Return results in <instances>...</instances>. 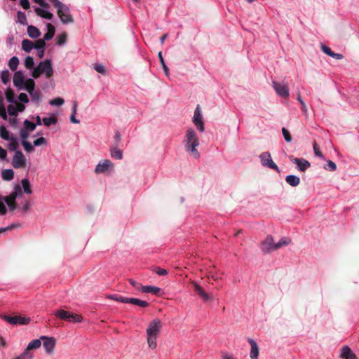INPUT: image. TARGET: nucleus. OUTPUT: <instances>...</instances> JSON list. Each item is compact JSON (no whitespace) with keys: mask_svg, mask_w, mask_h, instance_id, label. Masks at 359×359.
<instances>
[{"mask_svg":"<svg viewBox=\"0 0 359 359\" xmlns=\"http://www.w3.org/2000/svg\"><path fill=\"white\" fill-rule=\"evenodd\" d=\"M186 151L194 158H198L200 154L196 149L199 145V139L196 133L191 128H188L184 140Z\"/></svg>","mask_w":359,"mask_h":359,"instance_id":"1","label":"nucleus"},{"mask_svg":"<svg viewBox=\"0 0 359 359\" xmlns=\"http://www.w3.org/2000/svg\"><path fill=\"white\" fill-rule=\"evenodd\" d=\"M162 327L163 323L159 318H154L149 323L146 330L147 340L149 347L151 349L157 346L156 340Z\"/></svg>","mask_w":359,"mask_h":359,"instance_id":"2","label":"nucleus"},{"mask_svg":"<svg viewBox=\"0 0 359 359\" xmlns=\"http://www.w3.org/2000/svg\"><path fill=\"white\" fill-rule=\"evenodd\" d=\"M42 74H45L47 78H50L53 74V69L50 60H46L39 62L36 68L33 69L32 76L39 78Z\"/></svg>","mask_w":359,"mask_h":359,"instance_id":"3","label":"nucleus"},{"mask_svg":"<svg viewBox=\"0 0 359 359\" xmlns=\"http://www.w3.org/2000/svg\"><path fill=\"white\" fill-rule=\"evenodd\" d=\"M54 315L65 321L72 323H80L83 318L81 315L70 313L63 309H58L55 311Z\"/></svg>","mask_w":359,"mask_h":359,"instance_id":"4","label":"nucleus"},{"mask_svg":"<svg viewBox=\"0 0 359 359\" xmlns=\"http://www.w3.org/2000/svg\"><path fill=\"white\" fill-rule=\"evenodd\" d=\"M0 318L11 325H27L30 322V318L20 316L1 315Z\"/></svg>","mask_w":359,"mask_h":359,"instance_id":"5","label":"nucleus"},{"mask_svg":"<svg viewBox=\"0 0 359 359\" xmlns=\"http://www.w3.org/2000/svg\"><path fill=\"white\" fill-rule=\"evenodd\" d=\"M259 158L263 166L273 169L278 172L279 171L277 165L273 161L269 152L265 151L259 155Z\"/></svg>","mask_w":359,"mask_h":359,"instance_id":"6","label":"nucleus"},{"mask_svg":"<svg viewBox=\"0 0 359 359\" xmlns=\"http://www.w3.org/2000/svg\"><path fill=\"white\" fill-rule=\"evenodd\" d=\"M12 165L14 168H23L26 166V158L21 151H16L12 159Z\"/></svg>","mask_w":359,"mask_h":359,"instance_id":"7","label":"nucleus"},{"mask_svg":"<svg viewBox=\"0 0 359 359\" xmlns=\"http://www.w3.org/2000/svg\"><path fill=\"white\" fill-rule=\"evenodd\" d=\"M193 123L196 126L197 129L200 132H203L205 130L204 127V122L203 121V116L201 112V109L200 105H197L195 111L194 115L193 117Z\"/></svg>","mask_w":359,"mask_h":359,"instance_id":"8","label":"nucleus"},{"mask_svg":"<svg viewBox=\"0 0 359 359\" xmlns=\"http://www.w3.org/2000/svg\"><path fill=\"white\" fill-rule=\"evenodd\" d=\"M261 250L264 253H269L276 250V243L271 236H267L266 238L261 243Z\"/></svg>","mask_w":359,"mask_h":359,"instance_id":"9","label":"nucleus"},{"mask_svg":"<svg viewBox=\"0 0 359 359\" xmlns=\"http://www.w3.org/2000/svg\"><path fill=\"white\" fill-rule=\"evenodd\" d=\"M195 292L203 299L204 302L212 301L214 299L212 294H209L205 292L201 286H200L196 282L192 281Z\"/></svg>","mask_w":359,"mask_h":359,"instance_id":"10","label":"nucleus"},{"mask_svg":"<svg viewBox=\"0 0 359 359\" xmlns=\"http://www.w3.org/2000/svg\"><path fill=\"white\" fill-rule=\"evenodd\" d=\"M41 339L43 341V346L47 353H52L55 346V339L54 337H48L42 336Z\"/></svg>","mask_w":359,"mask_h":359,"instance_id":"11","label":"nucleus"},{"mask_svg":"<svg viewBox=\"0 0 359 359\" xmlns=\"http://www.w3.org/2000/svg\"><path fill=\"white\" fill-rule=\"evenodd\" d=\"M57 15L60 18V20L64 24L72 23L74 22L73 17L69 13V8L68 10L60 9L57 10Z\"/></svg>","mask_w":359,"mask_h":359,"instance_id":"12","label":"nucleus"},{"mask_svg":"<svg viewBox=\"0 0 359 359\" xmlns=\"http://www.w3.org/2000/svg\"><path fill=\"white\" fill-rule=\"evenodd\" d=\"M273 87L276 93L284 98H287L290 95L289 88L283 84L273 82Z\"/></svg>","mask_w":359,"mask_h":359,"instance_id":"13","label":"nucleus"},{"mask_svg":"<svg viewBox=\"0 0 359 359\" xmlns=\"http://www.w3.org/2000/svg\"><path fill=\"white\" fill-rule=\"evenodd\" d=\"M13 81L14 86L17 87L18 90L23 89L25 79L23 74L21 71H18L15 72Z\"/></svg>","mask_w":359,"mask_h":359,"instance_id":"14","label":"nucleus"},{"mask_svg":"<svg viewBox=\"0 0 359 359\" xmlns=\"http://www.w3.org/2000/svg\"><path fill=\"white\" fill-rule=\"evenodd\" d=\"M248 341L251 346V350H250V358L251 359H258L259 350V347H258L257 342L254 339H250V338H249L248 339Z\"/></svg>","mask_w":359,"mask_h":359,"instance_id":"15","label":"nucleus"},{"mask_svg":"<svg viewBox=\"0 0 359 359\" xmlns=\"http://www.w3.org/2000/svg\"><path fill=\"white\" fill-rule=\"evenodd\" d=\"M112 165V163L109 160H104L100 161L96 166L95 172L96 173H103L105 172Z\"/></svg>","mask_w":359,"mask_h":359,"instance_id":"16","label":"nucleus"},{"mask_svg":"<svg viewBox=\"0 0 359 359\" xmlns=\"http://www.w3.org/2000/svg\"><path fill=\"white\" fill-rule=\"evenodd\" d=\"M293 163L297 164V169L302 172H304L311 166V163L307 160L304 158H293Z\"/></svg>","mask_w":359,"mask_h":359,"instance_id":"17","label":"nucleus"},{"mask_svg":"<svg viewBox=\"0 0 359 359\" xmlns=\"http://www.w3.org/2000/svg\"><path fill=\"white\" fill-rule=\"evenodd\" d=\"M341 357L343 359H358L353 351L347 346L341 348Z\"/></svg>","mask_w":359,"mask_h":359,"instance_id":"18","label":"nucleus"},{"mask_svg":"<svg viewBox=\"0 0 359 359\" xmlns=\"http://www.w3.org/2000/svg\"><path fill=\"white\" fill-rule=\"evenodd\" d=\"M161 288L156 286L146 285L142 287V292L144 293H151L155 295H158L161 292Z\"/></svg>","mask_w":359,"mask_h":359,"instance_id":"19","label":"nucleus"},{"mask_svg":"<svg viewBox=\"0 0 359 359\" xmlns=\"http://www.w3.org/2000/svg\"><path fill=\"white\" fill-rule=\"evenodd\" d=\"M34 11L39 16L43 18L50 20L53 18V15L51 13L46 11L40 8H36Z\"/></svg>","mask_w":359,"mask_h":359,"instance_id":"20","label":"nucleus"},{"mask_svg":"<svg viewBox=\"0 0 359 359\" xmlns=\"http://www.w3.org/2000/svg\"><path fill=\"white\" fill-rule=\"evenodd\" d=\"M27 34L31 38L36 39L41 35V32L36 27L29 25L27 27Z\"/></svg>","mask_w":359,"mask_h":359,"instance_id":"21","label":"nucleus"},{"mask_svg":"<svg viewBox=\"0 0 359 359\" xmlns=\"http://www.w3.org/2000/svg\"><path fill=\"white\" fill-rule=\"evenodd\" d=\"M35 81L32 79H28L25 81L23 84V89L27 90L29 93L34 90Z\"/></svg>","mask_w":359,"mask_h":359,"instance_id":"22","label":"nucleus"},{"mask_svg":"<svg viewBox=\"0 0 359 359\" xmlns=\"http://www.w3.org/2000/svg\"><path fill=\"white\" fill-rule=\"evenodd\" d=\"M47 28H48V31L43 36V39L45 41H49V40L52 39L53 37L54 36V34L55 32V27L53 25L48 23L47 25Z\"/></svg>","mask_w":359,"mask_h":359,"instance_id":"23","label":"nucleus"},{"mask_svg":"<svg viewBox=\"0 0 359 359\" xmlns=\"http://www.w3.org/2000/svg\"><path fill=\"white\" fill-rule=\"evenodd\" d=\"M41 345V339H34L32 341H30L27 348H25L27 351H29L31 350L37 349L39 348Z\"/></svg>","mask_w":359,"mask_h":359,"instance_id":"24","label":"nucleus"},{"mask_svg":"<svg viewBox=\"0 0 359 359\" xmlns=\"http://www.w3.org/2000/svg\"><path fill=\"white\" fill-rule=\"evenodd\" d=\"M22 48L27 53H29L34 48V42L29 39H24L22 41Z\"/></svg>","mask_w":359,"mask_h":359,"instance_id":"25","label":"nucleus"},{"mask_svg":"<svg viewBox=\"0 0 359 359\" xmlns=\"http://www.w3.org/2000/svg\"><path fill=\"white\" fill-rule=\"evenodd\" d=\"M1 177L6 181L12 180L14 177V172L12 169L4 170L1 172Z\"/></svg>","mask_w":359,"mask_h":359,"instance_id":"26","label":"nucleus"},{"mask_svg":"<svg viewBox=\"0 0 359 359\" xmlns=\"http://www.w3.org/2000/svg\"><path fill=\"white\" fill-rule=\"evenodd\" d=\"M9 140L10 142L8 144V149L10 151H18L17 149L19 147V143L18 142L17 138L15 137L12 136Z\"/></svg>","mask_w":359,"mask_h":359,"instance_id":"27","label":"nucleus"},{"mask_svg":"<svg viewBox=\"0 0 359 359\" xmlns=\"http://www.w3.org/2000/svg\"><path fill=\"white\" fill-rule=\"evenodd\" d=\"M22 194V189L20 185H16L15 187V191L11 193L8 196H6V199H13L16 200L18 195Z\"/></svg>","mask_w":359,"mask_h":359,"instance_id":"28","label":"nucleus"},{"mask_svg":"<svg viewBox=\"0 0 359 359\" xmlns=\"http://www.w3.org/2000/svg\"><path fill=\"white\" fill-rule=\"evenodd\" d=\"M129 303L140 307H147L149 306V303L147 302L136 298H130Z\"/></svg>","mask_w":359,"mask_h":359,"instance_id":"29","label":"nucleus"},{"mask_svg":"<svg viewBox=\"0 0 359 359\" xmlns=\"http://www.w3.org/2000/svg\"><path fill=\"white\" fill-rule=\"evenodd\" d=\"M21 184L22 185L23 191L25 193L27 194H30L32 193L30 182L27 178L22 180Z\"/></svg>","mask_w":359,"mask_h":359,"instance_id":"30","label":"nucleus"},{"mask_svg":"<svg viewBox=\"0 0 359 359\" xmlns=\"http://www.w3.org/2000/svg\"><path fill=\"white\" fill-rule=\"evenodd\" d=\"M19 65V60L18 57H12L8 62V67L12 71H15Z\"/></svg>","mask_w":359,"mask_h":359,"instance_id":"31","label":"nucleus"},{"mask_svg":"<svg viewBox=\"0 0 359 359\" xmlns=\"http://www.w3.org/2000/svg\"><path fill=\"white\" fill-rule=\"evenodd\" d=\"M111 156L115 159H121L123 158L122 151L116 147L112 148L110 150Z\"/></svg>","mask_w":359,"mask_h":359,"instance_id":"32","label":"nucleus"},{"mask_svg":"<svg viewBox=\"0 0 359 359\" xmlns=\"http://www.w3.org/2000/svg\"><path fill=\"white\" fill-rule=\"evenodd\" d=\"M290 241V238L288 237H283L280 238L278 243H276V250L289 245Z\"/></svg>","mask_w":359,"mask_h":359,"instance_id":"33","label":"nucleus"},{"mask_svg":"<svg viewBox=\"0 0 359 359\" xmlns=\"http://www.w3.org/2000/svg\"><path fill=\"white\" fill-rule=\"evenodd\" d=\"M23 125H24L23 128L28 132L34 131L36 127V124H34V123L29 121L27 119L24 121Z\"/></svg>","mask_w":359,"mask_h":359,"instance_id":"34","label":"nucleus"},{"mask_svg":"<svg viewBox=\"0 0 359 359\" xmlns=\"http://www.w3.org/2000/svg\"><path fill=\"white\" fill-rule=\"evenodd\" d=\"M6 97L8 102L14 103L15 101V93L11 88H7L6 90Z\"/></svg>","mask_w":359,"mask_h":359,"instance_id":"35","label":"nucleus"},{"mask_svg":"<svg viewBox=\"0 0 359 359\" xmlns=\"http://www.w3.org/2000/svg\"><path fill=\"white\" fill-rule=\"evenodd\" d=\"M32 97V100L35 102H39L41 99V93L39 90H33L29 93Z\"/></svg>","mask_w":359,"mask_h":359,"instance_id":"36","label":"nucleus"},{"mask_svg":"<svg viewBox=\"0 0 359 359\" xmlns=\"http://www.w3.org/2000/svg\"><path fill=\"white\" fill-rule=\"evenodd\" d=\"M0 137L4 140H9L11 137L6 128L4 126H0Z\"/></svg>","mask_w":359,"mask_h":359,"instance_id":"37","label":"nucleus"},{"mask_svg":"<svg viewBox=\"0 0 359 359\" xmlns=\"http://www.w3.org/2000/svg\"><path fill=\"white\" fill-rule=\"evenodd\" d=\"M57 122V118L55 116L45 117L43 118V123L46 126H50L52 124H55Z\"/></svg>","mask_w":359,"mask_h":359,"instance_id":"38","label":"nucleus"},{"mask_svg":"<svg viewBox=\"0 0 359 359\" xmlns=\"http://www.w3.org/2000/svg\"><path fill=\"white\" fill-rule=\"evenodd\" d=\"M158 57L159 61L161 62V66H162V67L163 69V71L165 72V74L166 76H168L169 75V69H168V67L165 65V62L164 59L163 57L162 52L160 51L158 53Z\"/></svg>","mask_w":359,"mask_h":359,"instance_id":"39","label":"nucleus"},{"mask_svg":"<svg viewBox=\"0 0 359 359\" xmlns=\"http://www.w3.org/2000/svg\"><path fill=\"white\" fill-rule=\"evenodd\" d=\"M2 199L6 203L11 210H14L17 208L15 200L6 199V197H2Z\"/></svg>","mask_w":359,"mask_h":359,"instance_id":"40","label":"nucleus"},{"mask_svg":"<svg viewBox=\"0 0 359 359\" xmlns=\"http://www.w3.org/2000/svg\"><path fill=\"white\" fill-rule=\"evenodd\" d=\"M22 145L23 146L25 150L27 153L33 152L34 150V146L27 140V141H22L21 142Z\"/></svg>","mask_w":359,"mask_h":359,"instance_id":"41","label":"nucleus"},{"mask_svg":"<svg viewBox=\"0 0 359 359\" xmlns=\"http://www.w3.org/2000/svg\"><path fill=\"white\" fill-rule=\"evenodd\" d=\"M11 78V74L8 70H4L1 72V81L4 84H7L9 82Z\"/></svg>","mask_w":359,"mask_h":359,"instance_id":"42","label":"nucleus"},{"mask_svg":"<svg viewBox=\"0 0 359 359\" xmlns=\"http://www.w3.org/2000/svg\"><path fill=\"white\" fill-rule=\"evenodd\" d=\"M313 148L314 154H315V155L316 156H318V157H320L321 158H324L323 154V153L320 151V147L316 143V141H314L313 143Z\"/></svg>","mask_w":359,"mask_h":359,"instance_id":"43","label":"nucleus"},{"mask_svg":"<svg viewBox=\"0 0 359 359\" xmlns=\"http://www.w3.org/2000/svg\"><path fill=\"white\" fill-rule=\"evenodd\" d=\"M34 59L31 56H27L25 60V66L27 69H31L34 67Z\"/></svg>","mask_w":359,"mask_h":359,"instance_id":"44","label":"nucleus"},{"mask_svg":"<svg viewBox=\"0 0 359 359\" xmlns=\"http://www.w3.org/2000/svg\"><path fill=\"white\" fill-rule=\"evenodd\" d=\"M66 41H67V34L65 32L58 35L56 38V43L59 46H61V45H63L64 43H65Z\"/></svg>","mask_w":359,"mask_h":359,"instance_id":"45","label":"nucleus"},{"mask_svg":"<svg viewBox=\"0 0 359 359\" xmlns=\"http://www.w3.org/2000/svg\"><path fill=\"white\" fill-rule=\"evenodd\" d=\"M51 2L53 3V6L57 8V10H68V6L60 2L59 0H53Z\"/></svg>","mask_w":359,"mask_h":359,"instance_id":"46","label":"nucleus"},{"mask_svg":"<svg viewBox=\"0 0 359 359\" xmlns=\"http://www.w3.org/2000/svg\"><path fill=\"white\" fill-rule=\"evenodd\" d=\"M18 22L22 25L27 24V18L24 13L18 11L17 13Z\"/></svg>","mask_w":359,"mask_h":359,"instance_id":"47","label":"nucleus"},{"mask_svg":"<svg viewBox=\"0 0 359 359\" xmlns=\"http://www.w3.org/2000/svg\"><path fill=\"white\" fill-rule=\"evenodd\" d=\"M45 46L46 42L43 39H38L35 43H34V48L37 50L44 49Z\"/></svg>","mask_w":359,"mask_h":359,"instance_id":"48","label":"nucleus"},{"mask_svg":"<svg viewBox=\"0 0 359 359\" xmlns=\"http://www.w3.org/2000/svg\"><path fill=\"white\" fill-rule=\"evenodd\" d=\"M33 357V355L31 352L27 351L26 349L24 351V352L16 357L15 359H32Z\"/></svg>","mask_w":359,"mask_h":359,"instance_id":"49","label":"nucleus"},{"mask_svg":"<svg viewBox=\"0 0 359 359\" xmlns=\"http://www.w3.org/2000/svg\"><path fill=\"white\" fill-rule=\"evenodd\" d=\"M8 112L9 115L12 116H17L18 113L15 106L13 104H9L8 106Z\"/></svg>","mask_w":359,"mask_h":359,"instance_id":"50","label":"nucleus"},{"mask_svg":"<svg viewBox=\"0 0 359 359\" xmlns=\"http://www.w3.org/2000/svg\"><path fill=\"white\" fill-rule=\"evenodd\" d=\"M18 226H20L19 224L13 223L6 227L0 228V233L6 232L8 231H11V230L13 229L14 228L18 227Z\"/></svg>","mask_w":359,"mask_h":359,"instance_id":"51","label":"nucleus"},{"mask_svg":"<svg viewBox=\"0 0 359 359\" xmlns=\"http://www.w3.org/2000/svg\"><path fill=\"white\" fill-rule=\"evenodd\" d=\"M65 102L64 100L61 97H57L50 101V104L53 106H60Z\"/></svg>","mask_w":359,"mask_h":359,"instance_id":"52","label":"nucleus"},{"mask_svg":"<svg viewBox=\"0 0 359 359\" xmlns=\"http://www.w3.org/2000/svg\"><path fill=\"white\" fill-rule=\"evenodd\" d=\"M324 168L330 171H334L337 169V165L333 161H328L327 164L324 166Z\"/></svg>","mask_w":359,"mask_h":359,"instance_id":"53","label":"nucleus"},{"mask_svg":"<svg viewBox=\"0 0 359 359\" xmlns=\"http://www.w3.org/2000/svg\"><path fill=\"white\" fill-rule=\"evenodd\" d=\"M20 136L21 137L22 141H27V138L29 136V132L25 130L24 128H22L20 130Z\"/></svg>","mask_w":359,"mask_h":359,"instance_id":"54","label":"nucleus"},{"mask_svg":"<svg viewBox=\"0 0 359 359\" xmlns=\"http://www.w3.org/2000/svg\"><path fill=\"white\" fill-rule=\"evenodd\" d=\"M93 68L95 69V70H96L97 72H99L102 74H106L105 67L102 65H100V64L94 65Z\"/></svg>","mask_w":359,"mask_h":359,"instance_id":"55","label":"nucleus"},{"mask_svg":"<svg viewBox=\"0 0 359 359\" xmlns=\"http://www.w3.org/2000/svg\"><path fill=\"white\" fill-rule=\"evenodd\" d=\"M34 144V146L35 147H39V146H41V145H43V144H46V140L44 137H41L36 140H35L33 142Z\"/></svg>","mask_w":359,"mask_h":359,"instance_id":"56","label":"nucleus"},{"mask_svg":"<svg viewBox=\"0 0 359 359\" xmlns=\"http://www.w3.org/2000/svg\"><path fill=\"white\" fill-rule=\"evenodd\" d=\"M154 271L159 276H165L168 274V271L160 267H155Z\"/></svg>","mask_w":359,"mask_h":359,"instance_id":"57","label":"nucleus"},{"mask_svg":"<svg viewBox=\"0 0 359 359\" xmlns=\"http://www.w3.org/2000/svg\"><path fill=\"white\" fill-rule=\"evenodd\" d=\"M3 199L0 197V215H4L7 212V208L4 203H3Z\"/></svg>","mask_w":359,"mask_h":359,"instance_id":"58","label":"nucleus"},{"mask_svg":"<svg viewBox=\"0 0 359 359\" xmlns=\"http://www.w3.org/2000/svg\"><path fill=\"white\" fill-rule=\"evenodd\" d=\"M18 99L21 102V103H28L29 102V98L26 93H21L18 95Z\"/></svg>","mask_w":359,"mask_h":359,"instance_id":"59","label":"nucleus"},{"mask_svg":"<svg viewBox=\"0 0 359 359\" xmlns=\"http://www.w3.org/2000/svg\"><path fill=\"white\" fill-rule=\"evenodd\" d=\"M128 281L133 287H135L138 290L142 291V287H143V286L140 283H137V281L134 280L133 279H129Z\"/></svg>","mask_w":359,"mask_h":359,"instance_id":"60","label":"nucleus"},{"mask_svg":"<svg viewBox=\"0 0 359 359\" xmlns=\"http://www.w3.org/2000/svg\"><path fill=\"white\" fill-rule=\"evenodd\" d=\"M321 50L324 53L327 54V55H329L330 57L333 53V51L330 49V48H329L328 46L323 45V44L321 45Z\"/></svg>","mask_w":359,"mask_h":359,"instance_id":"61","label":"nucleus"},{"mask_svg":"<svg viewBox=\"0 0 359 359\" xmlns=\"http://www.w3.org/2000/svg\"><path fill=\"white\" fill-rule=\"evenodd\" d=\"M282 132H283L285 140L287 142H290L291 140V136H290V132L285 128H282Z\"/></svg>","mask_w":359,"mask_h":359,"instance_id":"62","label":"nucleus"},{"mask_svg":"<svg viewBox=\"0 0 359 359\" xmlns=\"http://www.w3.org/2000/svg\"><path fill=\"white\" fill-rule=\"evenodd\" d=\"M34 1L38 4L40 6L44 8H49L50 5L46 2L44 0H34Z\"/></svg>","mask_w":359,"mask_h":359,"instance_id":"63","label":"nucleus"},{"mask_svg":"<svg viewBox=\"0 0 359 359\" xmlns=\"http://www.w3.org/2000/svg\"><path fill=\"white\" fill-rule=\"evenodd\" d=\"M297 100L299 102V103L302 105V110L304 113H306L307 111L306 104L303 102L302 100V97L299 94L297 95Z\"/></svg>","mask_w":359,"mask_h":359,"instance_id":"64","label":"nucleus"}]
</instances>
